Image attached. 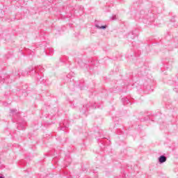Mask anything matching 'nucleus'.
<instances>
[{
    "instance_id": "f257e3e1",
    "label": "nucleus",
    "mask_w": 178,
    "mask_h": 178,
    "mask_svg": "<svg viewBox=\"0 0 178 178\" xmlns=\"http://www.w3.org/2000/svg\"><path fill=\"white\" fill-rule=\"evenodd\" d=\"M38 72H40V73L44 72V67H42V66L41 65L30 67L27 68L26 70L22 71V74L24 76H28V74H29V76L35 77V79H37V80H38V81H40V83H41L42 84H45L46 86H48V84H49V81L40 76V73H38Z\"/></svg>"
},
{
    "instance_id": "f03ea898",
    "label": "nucleus",
    "mask_w": 178,
    "mask_h": 178,
    "mask_svg": "<svg viewBox=\"0 0 178 178\" xmlns=\"http://www.w3.org/2000/svg\"><path fill=\"white\" fill-rule=\"evenodd\" d=\"M95 26L99 30H105L106 29V25H101V23L98 21H95Z\"/></svg>"
},
{
    "instance_id": "7ed1b4c3",
    "label": "nucleus",
    "mask_w": 178,
    "mask_h": 178,
    "mask_svg": "<svg viewBox=\"0 0 178 178\" xmlns=\"http://www.w3.org/2000/svg\"><path fill=\"white\" fill-rule=\"evenodd\" d=\"M83 108H86V109H88V108H92V109H97V104H92V103H89L86 105H83Z\"/></svg>"
},
{
    "instance_id": "20e7f679",
    "label": "nucleus",
    "mask_w": 178,
    "mask_h": 178,
    "mask_svg": "<svg viewBox=\"0 0 178 178\" xmlns=\"http://www.w3.org/2000/svg\"><path fill=\"white\" fill-rule=\"evenodd\" d=\"M10 116H16L17 118H19L20 116V113L17 112V109H11L10 112Z\"/></svg>"
},
{
    "instance_id": "39448f33",
    "label": "nucleus",
    "mask_w": 178,
    "mask_h": 178,
    "mask_svg": "<svg viewBox=\"0 0 178 178\" xmlns=\"http://www.w3.org/2000/svg\"><path fill=\"white\" fill-rule=\"evenodd\" d=\"M123 105H131V102L127 97H123L121 99Z\"/></svg>"
},
{
    "instance_id": "423d86ee",
    "label": "nucleus",
    "mask_w": 178,
    "mask_h": 178,
    "mask_svg": "<svg viewBox=\"0 0 178 178\" xmlns=\"http://www.w3.org/2000/svg\"><path fill=\"white\" fill-rule=\"evenodd\" d=\"M168 158L165 155H161L159 157V163H165Z\"/></svg>"
},
{
    "instance_id": "0eeeda50",
    "label": "nucleus",
    "mask_w": 178,
    "mask_h": 178,
    "mask_svg": "<svg viewBox=\"0 0 178 178\" xmlns=\"http://www.w3.org/2000/svg\"><path fill=\"white\" fill-rule=\"evenodd\" d=\"M18 130H24L26 129V122H18Z\"/></svg>"
},
{
    "instance_id": "6e6552de",
    "label": "nucleus",
    "mask_w": 178,
    "mask_h": 178,
    "mask_svg": "<svg viewBox=\"0 0 178 178\" xmlns=\"http://www.w3.org/2000/svg\"><path fill=\"white\" fill-rule=\"evenodd\" d=\"M154 14L149 13V15L147 17H146V19H147L148 21H149L150 22H154Z\"/></svg>"
},
{
    "instance_id": "1a4fd4ad",
    "label": "nucleus",
    "mask_w": 178,
    "mask_h": 178,
    "mask_svg": "<svg viewBox=\"0 0 178 178\" xmlns=\"http://www.w3.org/2000/svg\"><path fill=\"white\" fill-rule=\"evenodd\" d=\"M67 57L63 56V58H60V62H62V63H65V60H67Z\"/></svg>"
},
{
    "instance_id": "9d476101",
    "label": "nucleus",
    "mask_w": 178,
    "mask_h": 178,
    "mask_svg": "<svg viewBox=\"0 0 178 178\" xmlns=\"http://www.w3.org/2000/svg\"><path fill=\"white\" fill-rule=\"evenodd\" d=\"M73 76H74V72H70V74H68L67 75V79H71L72 77H73Z\"/></svg>"
},
{
    "instance_id": "9b49d317",
    "label": "nucleus",
    "mask_w": 178,
    "mask_h": 178,
    "mask_svg": "<svg viewBox=\"0 0 178 178\" xmlns=\"http://www.w3.org/2000/svg\"><path fill=\"white\" fill-rule=\"evenodd\" d=\"M49 54L50 56H52V55H54V49H49Z\"/></svg>"
},
{
    "instance_id": "f8f14e48",
    "label": "nucleus",
    "mask_w": 178,
    "mask_h": 178,
    "mask_svg": "<svg viewBox=\"0 0 178 178\" xmlns=\"http://www.w3.org/2000/svg\"><path fill=\"white\" fill-rule=\"evenodd\" d=\"M63 126L65 129H67L69 127V123L63 122Z\"/></svg>"
},
{
    "instance_id": "ddd939ff",
    "label": "nucleus",
    "mask_w": 178,
    "mask_h": 178,
    "mask_svg": "<svg viewBox=\"0 0 178 178\" xmlns=\"http://www.w3.org/2000/svg\"><path fill=\"white\" fill-rule=\"evenodd\" d=\"M0 83H5V78H2V76H0Z\"/></svg>"
},
{
    "instance_id": "4468645a",
    "label": "nucleus",
    "mask_w": 178,
    "mask_h": 178,
    "mask_svg": "<svg viewBox=\"0 0 178 178\" xmlns=\"http://www.w3.org/2000/svg\"><path fill=\"white\" fill-rule=\"evenodd\" d=\"M112 20H116V15L111 17Z\"/></svg>"
},
{
    "instance_id": "2eb2a0df",
    "label": "nucleus",
    "mask_w": 178,
    "mask_h": 178,
    "mask_svg": "<svg viewBox=\"0 0 178 178\" xmlns=\"http://www.w3.org/2000/svg\"><path fill=\"white\" fill-rule=\"evenodd\" d=\"M69 165H70L72 163V159H69Z\"/></svg>"
},
{
    "instance_id": "dca6fc26",
    "label": "nucleus",
    "mask_w": 178,
    "mask_h": 178,
    "mask_svg": "<svg viewBox=\"0 0 178 178\" xmlns=\"http://www.w3.org/2000/svg\"><path fill=\"white\" fill-rule=\"evenodd\" d=\"M148 119H149L148 117H147V118H145L143 119V120H145H145H148Z\"/></svg>"
},
{
    "instance_id": "f3484780",
    "label": "nucleus",
    "mask_w": 178,
    "mask_h": 178,
    "mask_svg": "<svg viewBox=\"0 0 178 178\" xmlns=\"http://www.w3.org/2000/svg\"><path fill=\"white\" fill-rule=\"evenodd\" d=\"M60 130H65V127H61Z\"/></svg>"
},
{
    "instance_id": "a211bd4d",
    "label": "nucleus",
    "mask_w": 178,
    "mask_h": 178,
    "mask_svg": "<svg viewBox=\"0 0 178 178\" xmlns=\"http://www.w3.org/2000/svg\"><path fill=\"white\" fill-rule=\"evenodd\" d=\"M134 34H136L134 31H132V35H134Z\"/></svg>"
},
{
    "instance_id": "6ab92c4d",
    "label": "nucleus",
    "mask_w": 178,
    "mask_h": 178,
    "mask_svg": "<svg viewBox=\"0 0 178 178\" xmlns=\"http://www.w3.org/2000/svg\"><path fill=\"white\" fill-rule=\"evenodd\" d=\"M0 178H5V177H3V176H0Z\"/></svg>"
}]
</instances>
